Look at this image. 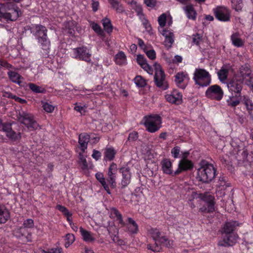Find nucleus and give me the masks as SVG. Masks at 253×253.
I'll use <instances>...</instances> for the list:
<instances>
[{"label": "nucleus", "instance_id": "44", "mask_svg": "<svg viewBox=\"0 0 253 253\" xmlns=\"http://www.w3.org/2000/svg\"><path fill=\"white\" fill-rule=\"evenodd\" d=\"M242 101L244 102V104L246 106L247 110L250 111L253 110V103L248 96L243 95Z\"/></svg>", "mask_w": 253, "mask_h": 253}, {"label": "nucleus", "instance_id": "39", "mask_svg": "<svg viewBox=\"0 0 253 253\" xmlns=\"http://www.w3.org/2000/svg\"><path fill=\"white\" fill-rule=\"evenodd\" d=\"M5 135L7 137H8L10 140L12 141H18L21 138V133L20 132L17 133L13 129H11V130L9 131Z\"/></svg>", "mask_w": 253, "mask_h": 253}, {"label": "nucleus", "instance_id": "60", "mask_svg": "<svg viewBox=\"0 0 253 253\" xmlns=\"http://www.w3.org/2000/svg\"><path fill=\"white\" fill-rule=\"evenodd\" d=\"M161 29H162L161 31L160 30V29H159V30L161 32V33L162 34V35L163 36H164L165 38L169 37L173 34V33H172L169 30L164 29V28H161Z\"/></svg>", "mask_w": 253, "mask_h": 253}, {"label": "nucleus", "instance_id": "52", "mask_svg": "<svg viewBox=\"0 0 253 253\" xmlns=\"http://www.w3.org/2000/svg\"><path fill=\"white\" fill-rule=\"evenodd\" d=\"M12 123H4L2 124L1 130L5 133V134L12 129Z\"/></svg>", "mask_w": 253, "mask_h": 253}, {"label": "nucleus", "instance_id": "62", "mask_svg": "<svg viewBox=\"0 0 253 253\" xmlns=\"http://www.w3.org/2000/svg\"><path fill=\"white\" fill-rule=\"evenodd\" d=\"M0 68L1 67H3L8 69H11L13 67V66L11 64L8 63L7 61H4V60H1L0 59Z\"/></svg>", "mask_w": 253, "mask_h": 253}, {"label": "nucleus", "instance_id": "31", "mask_svg": "<svg viewBox=\"0 0 253 253\" xmlns=\"http://www.w3.org/2000/svg\"><path fill=\"white\" fill-rule=\"evenodd\" d=\"M231 40L232 44L236 47H240L244 45V42L240 38V35L237 32L231 36Z\"/></svg>", "mask_w": 253, "mask_h": 253}, {"label": "nucleus", "instance_id": "37", "mask_svg": "<svg viewBox=\"0 0 253 253\" xmlns=\"http://www.w3.org/2000/svg\"><path fill=\"white\" fill-rule=\"evenodd\" d=\"M240 73L242 78L241 79L243 80L249 77L251 75V70L249 66L247 64L242 66L240 69Z\"/></svg>", "mask_w": 253, "mask_h": 253}, {"label": "nucleus", "instance_id": "54", "mask_svg": "<svg viewBox=\"0 0 253 253\" xmlns=\"http://www.w3.org/2000/svg\"><path fill=\"white\" fill-rule=\"evenodd\" d=\"M22 226L25 227L26 229L33 228L34 226V220L31 218L27 219L24 221Z\"/></svg>", "mask_w": 253, "mask_h": 253}, {"label": "nucleus", "instance_id": "23", "mask_svg": "<svg viewBox=\"0 0 253 253\" xmlns=\"http://www.w3.org/2000/svg\"><path fill=\"white\" fill-rule=\"evenodd\" d=\"M137 62L139 65L146 71L148 74L152 75L153 70L151 66H150L147 62L146 59L143 55L139 54L137 56Z\"/></svg>", "mask_w": 253, "mask_h": 253}, {"label": "nucleus", "instance_id": "11", "mask_svg": "<svg viewBox=\"0 0 253 253\" xmlns=\"http://www.w3.org/2000/svg\"><path fill=\"white\" fill-rule=\"evenodd\" d=\"M119 171L122 174V178L119 185L122 189L127 187L131 182L132 173L128 165H125L119 168Z\"/></svg>", "mask_w": 253, "mask_h": 253}, {"label": "nucleus", "instance_id": "48", "mask_svg": "<svg viewBox=\"0 0 253 253\" xmlns=\"http://www.w3.org/2000/svg\"><path fill=\"white\" fill-rule=\"evenodd\" d=\"M90 23L91 25L92 29L96 33L100 35L102 34L103 31L99 24L93 21L90 22Z\"/></svg>", "mask_w": 253, "mask_h": 253}, {"label": "nucleus", "instance_id": "59", "mask_svg": "<svg viewBox=\"0 0 253 253\" xmlns=\"http://www.w3.org/2000/svg\"><path fill=\"white\" fill-rule=\"evenodd\" d=\"M147 57L151 59L154 60L156 58V52L153 49L145 51Z\"/></svg>", "mask_w": 253, "mask_h": 253}, {"label": "nucleus", "instance_id": "28", "mask_svg": "<svg viewBox=\"0 0 253 253\" xmlns=\"http://www.w3.org/2000/svg\"><path fill=\"white\" fill-rule=\"evenodd\" d=\"M10 217L8 210L4 205L0 204V223H5Z\"/></svg>", "mask_w": 253, "mask_h": 253}, {"label": "nucleus", "instance_id": "64", "mask_svg": "<svg viewBox=\"0 0 253 253\" xmlns=\"http://www.w3.org/2000/svg\"><path fill=\"white\" fill-rule=\"evenodd\" d=\"M92 157L95 160L97 161L101 158V153L99 151L93 150Z\"/></svg>", "mask_w": 253, "mask_h": 253}, {"label": "nucleus", "instance_id": "10", "mask_svg": "<svg viewBox=\"0 0 253 253\" xmlns=\"http://www.w3.org/2000/svg\"><path fill=\"white\" fill-rule=\"evenodd\" d=\"M221 238L218 242L220 247L228 248L235 245L237 242L239 236L237 233H221Z\"/></svg>", "mask_w": 253, "mask_h": 253}, {"label": "nucleus", "instance_id": "6", "mask_svg": "<svg viewBox=\"0 0 253 253\" xmlns=\"http://www.w3.org/2000/svg\"><path fill=\"white\" fill-rule=\"evenodd\" d=\"M193 79L195 84L199 87L209 86L211 82V77L208 71L203 68H196Z\"/></svg>", "mask_w": 253, "mask_h": 253}, {"label": "nucleus", "instance_id": "49", "mask_svg": "<svg viewBox=\"0 0 253 253\" xmlns=\"http://www.w3.org/2000/svg\"><path fill=\"white\" fill-rule=\"evenodd\" d=\"M181 152L180 147L178 146H174L171 150V154L172 156L174 159H177L180 158V153Z\"/></svg>", "mask_w": 253, "mask_h": 253}, {"label": "nucleus", "instance_id": "12", "mask_svg": "<svg viewBox=\"0 0 253 253\" xmlns=\"http://www.w3.org/2000/svg\"><path fill=\"white\" fill-rule=\"evenodd\" d=\"M224 92L221 87L214 84L208 88L205 92V96L211 99L220 101L223 98Z\"/></svg>", "mask_w": 253, "mask_h": 253}, {"label": "nucleus", "instance_id": "51", "mask_svg": "<svg viewBox=\"0 0 253 253\" xmlns=\"http://www.w3.org/2000/svg\"><path fill=\"white\" fill-rule=\"evenodd\" d=\"M17 233H19L21 234V236L19 235H16V236L18 237H25L26 238H28V236H31V235L27 233V229L23 226H21L16 232Z\"/></svg>", "mask_w": 253, "mask_h": 253}, {"label": "nucleus", "instance_id": "46", "mask_svg": "<svg viewBox=\"0 0 253 253\" xmlns=\"http://www.w3.org/2000/svg\"><path fill=\"white\" fill-rule=\"evenodd\" d=\"M79 163L82 169H86L88 168V165L85 158L81 153L79 155Z\"/></svg>", "mask_w": 253, "mask_h": 253}, {"label": "nucleus", "instance_id": "35", "mask_svg": "<svg viewBox=\"0 0 253 253\" xmlns=\"http://www.w3.org/2000/svg\"><path fill=\"white\" fill-rule=\"evenodd\" d=\"M76 26V22L74 21H69L65 24V31L70 35L72 36L75 33V29Z\"/></svg>", "mask_w": 253, "mask_h": 253}, {"label": "nucleus", "instance_id": "24", "mask_svg": "<svg viewBox=\"0 0 253 253\" xmlns=\"http://www.w3.org/2000/svg\"><path fill=\"white\" fill-rule=\"evenodd\" d=\"M7 75L9 80L12 82L18 84L20 86L23 87L24 86L22 81V80H23V78L18 73L14 71H9L7 72Z\"/></svg>", "mask_w": 253, "mask_h": 253}, {"label": "nucleus", "instance_id": "29", "mask_svg": "<svg viewBox=\"0 0 253 253\" xmlns=\"http://www.w3.org/2000/svg\"><path fill=\"white\" fill-rule=\"evenodd\" d=\"M186 78H188V76L186 73H184L183 72H178L175 76V84L178 87L184 89L185 88V85L181 84L184 80Z\"/></svg>", "mask_w": 253, "mask_h": 253}, {"label": "nucleus", "instance_id": "4", "mask_svg": "<svg viewBox=\"0 0 253 253\" xmlns=\"http://www.w3.org/2000/svg\"><path fill=\"white\" fill-rule=\"evenodd\" d=\"M111 214L113 218L116 219L121 227H126V231L131 234H136L138 232V226L136 222L131 217H128L126 223L123 219L122 214L116 208H112Z\"/></svg>", "mask_w": 253, "mask_h": 253}, {"label": "nucleus", "instance_id": "57", "mask_svg": "<svg viewBox=\"0 0 253 253\" xmlns=\"http://www.w3.org/2000/svg\"><path fill=\"white\" fill-rule=\"evenodd\" d=\"M138 137V133L136 131H133L129 134L127 140L129 141H135Z\"/></svg>", "mask_w": 253, "mask_h": 253}, {"label": "nucleus", "instance_id": "63", "mask_svg": "<svg viewBox=\"0 0 253 253\" xmlns=\"http://www.w3.org/2000/svg\"><path fill=\"white\" fill-rule=\"evenodd\" d=\"M248 78L244 79L245 80L246 84L249 87L253 88V77H248Z\"/></svg>", "mask_w": 253, "mask_h": 253}, {"label": "nucleus", "instance_id": "45", "mask_svg": "<svg viewBox=\"0 0 253 253\" xmlns=\"http://www.w3.org/2000/svg\"><path fill=\"white\" fill-rule=\"evenodd\" d=\"M237 154L238 156L241 155L242 156V159H240V161H242L243 162L249 161V159H248L249 153L247 149L244 148L242 150H239Z\"/></svg>", "mask_w": 253, "mask_h": 253}, {"label": "nucleus", "instance_id": "53", "mask_svg": "<svg viewBox=\"0 0 253 253\" xmlns=\"http://www.w3.org/2000/svg\"><path fill=\"white\" fill-rule=\"evenodd\" d=\"M174 42V35H172L169 37L165 38V40L164 42V44L168 47H170L172 44Z\"/></svg>", "mask_w": 253, "mask_h": 253}, {"label": "nucleus", "instance_id": "17", "mask_svg": "<svg viewBox=\"0 0 253 253\" xmlns=\"http://www.w3.org/2000/svg\"><path fill=\"white\" fill-rule=\"evenodd\" d=\"M117 166L116 164L112 163L109 168L107 172V181L110 184L111 187L115 188L116 187V174L117 171Z\"/></svg>", "mask_w": 253, "mask_h": 253}, {"label": "nucleus", "instance_id": "5", "mask_svg": "<svg viewBox=\"0 0 253 253\" xmlns=\"http://www.w3.org/2000/svg\"><path fill=\"white\" fill-rule=\"evenodd\" d=\"M197 178L203 183H209L216 175V169L212 164H206L198 169Z\"/></svg>", "mask_w": 253, "mask_h": 253}, {"label": "nucleus", "instance_id": "9", "mask_svg": "<svg viewBox=\"0 0 253 253\" xmlns=\"http://www.w3.org/2000/svg\"><path fill=\"white\" fill-rule=\"evenodd\" d=\"M243 80L241 77L235 76L227 83V86L230 93L242 95Z\"/></svg>", "mask_w": 253, "mask_h": 253}, {"label": "nucleus", "instance_id": "7", "mask_svg": "<svg viewBox=\"0 0 253 253\" xmlns=\"http://www.w3.org/2000/svg\"><path fill=\"white\" fill-rule=\"evenodd\" d=\"M144 125L147 130L151 133L157 131L162 126V119L159 115H150L145 116Z\"/></svg>", "mask_w": 253, "mask_h": 253}, {"label": "nucleus", "instance_id": "33", "mask_svg": "<svg viewBox=\"0 0 253 253\" xmlns=\"http://www.w3.org/2000/svg\"><path fill=\"white\" fill-rule=\"evenodd\" d=\"M229 69L225 65H223L217 72V76L219 80L224 82L227 79L229 73Z\"/></svg>", "mask_w": 253, "mask_h": 253}, {"label": "nucleus", "instance_id": "55", "mask_svg": "<svg viewBox=\"0 0 253 253\" xmlns=\"http://www.w3.org/2000/svg\"><path fill=\"white\" fill-rule=\"evenodd\" d=\"M166 18L167 16L165 13L161 14L158 17V23L161 28H164L166 24Z\"/></svg>", "mask_w": 253, "mask_h": 253}, {"label": "nucleus", "instance_id": "27", "mask_svg": "<svg viewBox=\"0 0 253 253\" xmlns=\"http://www.w3.org/2000/svg\"><path fill=\"white\" fill-rule=\"evenodd\" d=\"M116 154V151L112 147H107L104 150V161H111L114 160Z\"/></svg>", "mask_w": 253, "mask_h": 253}, {"label": "nucleus", "instance_id": "43", "mask_svg": "<svg viewBox=\"0 0 253 253\" xmlns=\"http://www.w3.org/2000/svg\"><path fill=\"white\" fill-rule=\"evenodd\" d=\"M131 8L134 9L137 13V15L142 14V8L141 5L138 4L136 1L132 0L129 3Z\"/></svg>", "mask_w": 253, "mask_h": 253}, {"label": "nucleus", "instance_id": "40", "mask_svg": "<svg viewBox=\"0 0 253 253\" xmlns=\"http://www.w3.org/2000/svg\"><path fill=\"white\" fill-rule=\"evenodd\" d=\"M102 21L104 30L107 33H111L113 30V26L111 20L109 18H105L102 20Z\"/></svg>", "mask_w": 253, "mask_h": 253}, {"label": "nucleus", "instance_id": "56", "mask_svg": "<svg viewBox=\"0 0 253 253\" xmlns=\"http://www.w3.org/2000/svg\"><path fill=\"white\" fill-rule=\"evenodd\" d=\"M202 37L199 34L193 35L192 42L197 45H199L200 41H202Z\"/></svg>", "mask_w": 253, "mask_h": 253}, {"label": "nucleus", "instance_id": "2", "mask_svg": "<svg viewBox=\"0 0 253 253\" xmlns=\"http://www.w3.org/2000/svg\"><path fill=\"white\" fill-rule=\"evenodd\" d=\"M149 234L155 241L154 245H147V249L154 252H159L161 250V246L167 248L170 247V241L157 228H152L149 230Z\"/></svg>", "mask_w": 253, "mask_h": 253}, {"label": "nucleus", "instance_id": "32", "mask_svg": "<svg viewBox=\"0 0 253 253\" xmlns=\"http://www.w3.org/2000/svg\"><path fill=\"white\" fill-rule=\"evenodd\" d=\"M96 178L99 181L105 190L108 194H111V191L109 189V185L107 184L106 180L104 177V175L101 172H97L95 174Z\"/></svg>", "mask_w": 253, "mask_h": 253}, {"label": "nucleus", "instance_id": "19", "mask_svg": "<svg viewBox=\"0 0 253 253\" xmlns=\"http://www.w3.org/2000/svg\"><path fill=\"white\" fill-rule=\"evenodd\" d=\"M243 95L231 93L226 100L227 105L232 109H235L242 101Z\"/></svg>", "mask_w": 253, "mask_h": 253}, {"label": "nucleus", "instance_id": "26", "mask_svg": "<svg viewBox=\"0 0 253 253\" xmlns=\"http://www.w3.org/2000/svg\"><path fill=\"white\" fill-rule=\"evenodd\" d=\"M111 7L115 10L117 13H123L125 11L123 4L118 0H107Z\"/></svg>", "mask_w": 253, "mask_h": 253}, {"label": "nucleus", "instance_id": "1", "mask_svg": "<svg viewBox=\"0 0 253 253\" xmlns=\"http://www.w3.org/2000/svg\"><path fill=\"white\" fill-rule=\"evenodd\" d=\"M29 30L41 46V52L42 56L45 58L48 57L50 51V42L47 37L46 28L41 24H32Z\"/></svg>", "mask_w": 253, "mask_h": 253}, {"label": "nucleus", "instance_id": "42", "mask_svg": "<svg viewBox=\"0 0 253 253\" xmlns=\"http://www.w3.org/2000/svg\"><path fill=\"white\" fill-rule=\"evenodd\" d=\"M232 4V7L237 11L242 10L243 7L242 0H230Z\"/></svg>", "mask_w": 253, "mask_h": 253}, {"label": "nucleus", "instance_id": "15", "mask_svg": "<svg viewBox=\"0 0 253 253\" xmlns=\"http://www.w3.org/2000/svg\"><path fill=\"white\" fill-rule=\"evenodd\" d=\"M74 56L76 59L89 63L91 62V54L89 49L85 46L77 47L73 49Z\"/></svg>", "mask_w": 253, "mask_h": 253}, {"label": "nucleus", "instance_id": "41", "mask_svg": "<svg viewBox=\"0 0 253 253\" xmlns=\"http://www.w3.org/2000/svg\"><path fill=\"white\" fill-rule=\"evenodd\" d=\"M134 81L138 87H143L146 85V80L141 76H136L134 79Z\"/></svg>", "mask_w": 253, "mask_h": 253}, {"label": "nucleus", "instance_id": "58", "mask_svg": "<svg viewBox=\"0 0 253 253\" xmlns=\"http://www.w3.org/2000/svg\"><path fill=\"white\" fill-rule=\"evenodd\" d=\"M56 209L62 212L65 215H69L70 212L64 206L58 205L56 206Z\"/></svg>", "mask_w": 253, "mask_h": 253}, {"label": "nucleus", "instance_id": "8", "mask_svg": "<svg viewBox=\"0 0 253 253\" xmlns=\"http://www.w3.org/2000/svg\"><path fill=\"white\" fill-rule=\"evenodd\" d=\"M155 75L154 80L156 85L163 90L168 88V84L166 81V76L161 66L158 63L154 64Z\"/></svg>", "mask_w": 253, "mask_h": 253}, {"label": "nucleus", "instance_id": "34", "mask_svg": "<svg viewBox=\"0 0 253 253\" xmlns=\"http://www.w3.org/2000/svg\"><path fill=\"white\" fill-rule=\"evenodd\" d=\"M80 231L83 240L85 242H92L95 241V238L92 237L90 232L84 229L83 227L80 228Z\"/></svg>", "mask_w": 253, "mask_h": 253}, {"label": "nucleus", "instance_id": "36", "mask_svg": "<svg viewBox=\"0 0 253 253\" xmlns=\"http://www.w3.org/2000/svg\"><path fill=\"white\" fill-rule=\"evenodd\" d=\"M115 62L119 65H124L126 64V56L123 51H120L116 55Z\"/></svg>", "mask_w": 253, "mask_h": 253}, {"label": "nucleus", "instance_id": "61", "mask_svg": "<svg viewBox=\"0 0 253 253\" xmlns=\"http://www.w3.org/2000/svg\"><path fill=\"white\" fill-rule=\"evenodd\" d=\"M144 3L148 7H154L156 4V0H144Z\"/></svg>", "mask_w": 253, "mask_h": 253}, {"label": "nucleus", "instance_id": "18", "mask_svg": "<svg viewBox=\"0 0 253 253\" xmlns=\"http://www.w3.org/2000/svg\"><path fill=\"white\" fill-rule=\"evenodd\" d=\"M193 163L189 160L181 159L178 165V168L174 171L173 175H177L183 171L191 170L193 168Z\"/></svg>", "mask_w": 253, "mask_h": 253}, {"label": "nucleus", "instance_id": "3", "mask_svg": "<svg viewBox=\"0 0 253 253\" xmlns=\"http://www.w3.org/2000/svg\"><path fill=\"white\" fill-rule=\"evenodd\" d=\"M21 9L12 3L0 4V19L3 18L8 21H15L22 15Z\"/></svg>", "mask_w": 253, "mask_h": 253}, {"label": "nucleus", "instance_id": "47", "mask_svg": "<svg viewBox=\"0 0 253 253\" xmlns=\"http://www.w3.org/2000/svg\"><path fill=\"white\" fill-rule=\"evenodd\" d=\"M65 240L66 242L65 244V246L66 248H68L75 241V236L72 234H67L65 236Z\"/></svg>", "mask_w": 253, "mask_h": 253}, {"label": "nucleus", "instance_id": "38", "mask_svg": "<svg viewBox=\"0 0 253 253\" xmlns=\"http://www.w3.org/2000/svg\"><path fill=\"white\" fill-rule=\"evenodd\" d=\"M29 88L35 93H45L46 92L45 89L42 87L37 85L34 83H29L28 84Z\"/></svg>", "mask_w": 253, "mask_h": 253}, {"label": "nucleus", "instance_id": "13", "mask_svg": "<svg viewBox=\"0 0 253 253\" xmlns=\"http://www.w3.org/2000/svg\"><path fill=\"white\" fill-rule=\"evenodd\" d=\"M215 17L221 22H229L231 19V11L226 7L217 6L213 9Z\"/></svg>", "mask_w": 253, "mask_h": 253}, {"label": "nucleus", "instance_id": "20", "mask_svg": "<svg viewBox=\"0 0 253 253\" xmlns=\"http://www.w3.org/2000/svg\"><path fill=\"white\" fill-rule=\"evenodd\" d=\"M239 226H240V224L237 221H227L222 228L221 233H237L235 231Z\"/></svg>", "mask_w": 253, "mask_h": 253}, {"label": "nucleus", "instance_id": "16", "mask_svg": "<svg viewBox=\"0 0 253 253\" xmlns=\"http://www.w3.org/2000/svg\"><path fill=\"white\" fill-rule=\"evenodd\" d=\"M20 122L26 126L29 129H36L38 127V124L34 119L32 114L23 112L19 117Z\"/></svg>", "mask_w": 253, "mask_h": 253}, {"label": "nucleus", "instance_id": "14", "mask_svg": "<svg viewBox=\"0 0 253 253\" xmlns=\"http://www.w3.org/2000/svg\"><path fill=\"white\" fill-rule=\"evenodd\" d=\"M203 200L205 202V205L199 209V211L204 214L207 213L212 212L214 211V198L210 194H205Z\"/></svg>", "mask_w": 253, "mask_h": 253}, {"label": "nucleus", "instance_id": "21", "mask_svg": "<svg viewBox=\"0 0 253 253\" xmlns=\"http://www.w3.org/2000/svg\"><path fill=\"white\" fill-rule=\"evenodd\" d=\"M182 96L177 90H174L171 94L166 95L167 100L171 103L180 104L182 103Z\"/></svg>", "mask_w": 253, "mask_h": 253}, {"label": "nucleus", "instance_id": "22", "mask_svg": "<svg viewBox=\"0 0 253 253\" xmlns=\"http://www.w3.org/2000/svg\"><path fill=\"white\" fill-rule=\"evenodd\" d=\"M172 162L167 158L163 159L161 162V169L164 173L173 175L174 171L172 168Z\"/></svg>", "mask_w": 253, "mask_h": 253}, {"label": "nucleus", "instance_id": "50", "mask_svg": "<svg viewBox=\"0 0 253 253\" xmlns=\"http://www.w3.org/2000/svg\"><path fill=\"white\" fill-rule=\"evenodd\" d=\"M42 107L45 111L47 113H52L54 110V106L52 105L51 104L42 101Z\"/></svg>", "mask_w": 253, "mask_h": 253}, {"label": "nucleus", "instance_id": "30", "mask_svg": "<svg viewBox=\"0 0 253 253\" xmlns=\"http://www.w3.org/2000/svg\"><path fill=\"white\" fill-rule=\"evenodd\" d=\"M183 9L188 19H192L193 20H195L196 19L197 14L192 5H187L183 7Z\"/></svg>", "mask_w": 253, "mask_h": 253}, {"label": "nucleus", "instance_id": "25", "mask_svg": "<svg viewBox=\"0 0 253 253\" xmlns=\"http://www.w3.org/2000/svg\"><path fill=\"white\" fill-rule=\"evenodd\" d=\"M90 136L86 133H81L79 136V143L80 148L84 152L85 150L87 149L88 143L89 141Z\"/></svg>", "mask_w": 253, "mask_h": 253}]
</instances>
